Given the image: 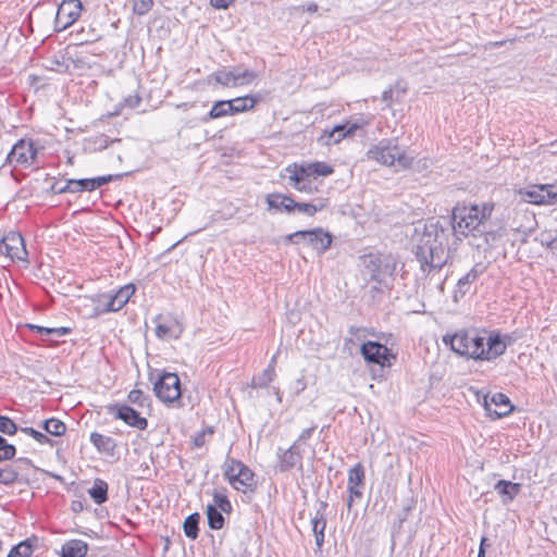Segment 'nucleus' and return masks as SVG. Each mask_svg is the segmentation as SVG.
I'll return each mask as SVG.
<instances>
[{
  "instance_id": "obj_35",
  "label": "nucleus",
  "mask_w": 557,
  "mask_h": 557,
  "mask_svg": "<svg viewBox=\"0 0 557 557\" xmlns=\"http://www.w3.org/2000/svg\"><path fill=\"white\" fill-rule=\"evenodd\" d=\"M214 434L212 426H206L191 436L190 446L191 448H201L208 442L209 438Z\"/></svg>"
},
{
  "instance_id": "obj_3",
  "label": "nucleus",
  "mask_w": 557,
  "mask_h": 557,
  "mask_svg": "<svg viewBox=\"0 0 557 557\" xmlns=\"http://www.w3.org/2000/svg\"><path fill=\"white\" fill-rule=\"evenodd\" d=\"M444 231L426 230L420 237L414 255L424 273L440 271L448 261L449 252L444 245Z\"/></svg>"
},
{
  "instance_id": "obj_44",
  "label": "nucleus",
  "mask_w": 557,
  "mask_h": 557,
  "mask_svg": "<svg viewBox=\"0 0 557 557\" xmlns=\"http://www.w3.org/2000/svg\"><path fill=\"white\" fill-rule=\"evenodd\" d=\"M18 431L17 425L15 422L7 417V416H0V432L5 435H14Z\"/></svg>"
},
{
  "instance_id": "obj_7",
  "label": "nucleus",
  "mask_w": 557,
  "mask_h": 557,
  "mask_svg": "<svg viewBox=\"0 0 557 557\" xmlns=\"http://www.w3.org/2000/svg\"><path fill=\"white\" fill-rule=\"evenodd\" d=\"M286 242L298 244L300 240L306 242L318 253L325 252L332 244V235L321 227L306 231H297L285 237Z\"/></svg>"
},
{
  "instance_id": "obj_1",
  "label": "nucleus",
  "mask_w": 557,
  "mask_h": 557,
  "mask_svg": "<svg viewBox=\"0 0 557 557\" xmlns=\"http://www.w3.org/2000/svg\"><path fill=\"white\" fill-rule=\"evenodd\" d=\"M442 341L459 356L492 361L506 352L510 336L502 335L498 331L487 333L478 329H461L446 333Z\"/></svg>"
},
{
  "instance_id": "obj_26",
  "label": "nucleus",
  "mask_w": 557,
  "mask_h": 557,
  "mask_svg": "<svg viewBox=\"0 0 557 557\" xmlns=\"http://www.w3.org/2000/svg\"><path fill=\"white\" fill-rule=\"evenodd\" d=\"M27 327L33 332H36L41 336L44 341H48L50 337H62L71 333L70 327H45L36 324H27Z\"/></svg>"
},
{
  "instance_id": "obj_11",
  "label": "nucleus",
  "mask_w": 557,
  "mask_h": 557,
  "mask_svg": "<svg viewBox=\"0 0 557 557\" xmlns=\"http://www.w3.org/2000/svg\"><path fill=\"white\" fill-rule=\"evenodd\" d=\"M82 10L81 0H63L57 10L55 29L60 32L72 26L79 18Z\"/></svg>"
},
{
  "instance_id": "obj_61",
  "label": "nucleus",
  "mask_w": 557,
  "mask_h": 557,
  "mask_svg": "<svg viewBox=\"0 0 557 557\" xmlns=\"http://www.w3.org/2000/svg\"><path fill=\"white\" fill-rule=\"evenodd\" d=\"M484 542H485V539H482L478 557H485V552H484V548H483Z\"/></svg>"
},
{
  "instance_id": "obj_48",
  "label": "nucleus",
  "mask_w": 557,
  "mask_h": 557,
  "mask_svg": "<svg viewBox=\"0 0 557 557\" xmlns=\"http://www.w3.org/2000/svg\"><path fill=\"white\" fill-rule=\"evenodd\" d=\"M133 11L138 15L146 14L152 7V0H132Z\"/></svg>"
},
{
  "instance_id": "obj_32",
  "label": "nucleus",
  "mask_w": 557,
  "mask_h": 557,
  "mask_svg": "<svg viewBox=\"0 0 557 557\" xmlns=\"http://www.w3.org/2000/svg\"><path fill=\"white\" fill-rule=\"evenodd\" d=\"M41 428L53 436H61L66 431V425L59 419L50 418L42 422Z\"/></svg>"
},
{
  "instance_id": "obj_57",
  "label": "nucleus",
  "mask_w": 557,
  "mask_h": 557,
  "mask_svg": "<svg viewBox=\"0 0 557 557\" xmlns=\"http://www.w3.org/2000/svg\"><path fill=\"white\" fill-rule=\"evenodd\" d=\"M395 95H396V101H399L400 98L406 94L407 87L401 85L400 82H397L395 86L393 87Z\"/></svg>"
},
{
  "instance_id": "obj_2",
  "label": "nucleus",
  "mask_w": 557,
  "mask_h": 557,
  "mask_svg": "<svg viewBox=\"0 0 557 557\" xmlns=\"http://www.w3.org/2000/svg\"><path fill=\"white\" fill-rule=\"evenodd\" d=\"M494 205L456 207L453 209V230L457 236H472L476 239L488 242L491 231L490 218Z\"/></svg>"
},
{
  "instance_id": "obj_54",
  "label": "nucleus",
  "mask_w": 557,
  "mask_h": 557,
  "mask_svg": "<svg viewBox=\"0 0 557 557\" xmlns=\"http://www.w3.org/2000/svg\"><path fill=\"white\" fill-rule=\"evenodd\" d=\"M112 178H113L112 175L98 176V177L90 178L91 184H92V190H96L97 188L101 187L102 185L111 182Z\"/></svg>"
},
{
  "instance_id": "obj_34",
  "label": "nucleus",
  "mask_w": 557,
  "mask_h": 557,
  "mask_svg": "<svg viewBox=\"0 0 557 557\" xmlns=\"http://www.w3.org/2000/svg\"><path fill=\"white\" fill-rule=\"evenodd\" d=\"M208 525L212 530H220L224 524V517L222 511L218 510L215 506H207Z\"/></svg>"
},
{
  "instance_id": "obj_49",
  "label": "nucleus",
  "mask_w": 557,
  "mask_h": 557,
  "mask_svg": "<svg viewBox=\"0 0 557 557\" xmlns=\"http://www.w3.org/2000/svg\"><path fill=\"white\" fill-rule=\"evenodd\" d=\"M127 398L132 404H134L138 407H144L148 400V397H146L140 389H132L128 393Z\"/></svg>"
},
{
  "instance_id": "obj_45",
  "label": "nucleus",
  "mask_w": 557,
  "mask_h": 557,
  "mask_svg": "<svg viewBox=\"0 0 557 557\" xmlns=\"http://www.w3.org/2000/svg\"><path fill=\"white\" fill-rule=\"evenodd\" d=\"M140 101L141 97L138 94L129 95L119 103V110H116L114 114H121L123 108L135 109L139 106Z\"/></svg>"
},
{
  "instance_id": "obj_41",
  "label": "nucleus",
  "mask_w": 557,
  "mask_h": 557,
  "mask_svg": "<svg viewBox=\"0 0 557 557\" xmlns=\"http://www.w3.org/2000/svg\"><path fill=\"white\" fill-rule=\"evenodd\" d=\"M16 448L9 444L8 441L0 435V461H7L14 458Z\"/></svg>"
},
{
  "instance_id": "obj_18",
  "label": "nucleus",
  "mask_w": 557,
  "mask_h": 557,
  "mask_svg": "<svg viewBox=\"0 0 557 557\" xmlns=\"http://www.w3.org/2000/svg\"><path fill=\"white\" fill-rule=\"evenodd\" d=\"M357 128V124L336 125L331 131L325 129L318 140L321 145L325 146L337 144L346 136L354 134Z\"/></svg>"
},
{
  "instance_id": "obj_28",
  "label": "nucleus",
  "mask_w": 557,
  "mask_h": 557,
  "mask_svg": "<svg viewBox=\"0 0 557 557\" xmlns=\"http://www.w3.org/2000/svg\"><path fill=\"white\" fill-rule=\"evenodd\" d=\"M88 494L96 504L106 503L108 500V483L102 479H96L88 490Z\"/></svg>"
},
{
  "instance_id": "obj_15",
  "label": "nucleus",
  "mask_w": 557,
  "mask_h": 557,
  "mask_svg": "<svg viewBox=\"0 0 557 557\" xmlns=\"http://www.w3.org/2000/svg\"><path fill=\"white\" fill-rule=\"evenodd\" d=\"M484 408L487 416L492 419H500L513 410L510 399L503 393H495L491 397L486 396L484 398Z\"/></svg>"
},
{
  "instance_id": "obj_60",
  "label": "nucleus",
  "mask_w": 557,
  "mask_h": 557,
  "mask_svg": "<svg viewBox=\"0 0 557 557\" xmlns=\"http://www.w3.org/2000/svg\"><path fill=\"white\" fill-rule=\"evenodd\" d=\"M301 8L304 11L311 12V13L317 12V10H318V5L314 2L304 4Z\"/></svg>"
},
{
  "instance_id": "obj_40",
  "label": "nucleus",
  "mask_w": 557,
  "mask_h": 557,
  "mask_svg": "<svg viewBox=\"0 0 557 557\" xmlns=\"http://www.w3.org/2000/svg\"><path fill=\"white\" fill-rule=\"evenodd\" d=\"M326 206L324 200H320L318 203H305V202H296V209L301 213H305L309 216L314 215L318 211H321Z\"/></svg>"
},
{
  "instance_id": "obj_30",
  "label": "nucleus",
  "mask_w": 557,
  "mask_h": 557,
  "mask_svg": "<svg viewBox=\"0 0 557 557\" xmlns=\"http://www.w3.org/2000/svg\"><path fill=\"white\" fill-rule=\"evenodd\" d=\"M311 524H312V532L315 537V545H317L318 549H320L324 542V530L326 527V521L322 516L319 517L317 515L314 518L311 519Z\"/></svg>"
},
{
  "instance_id": "obj_14",
  "label": "nucleus",
  "mask_w": 557,
  "mask_h": 557,
  "mask_svg": "<svg viewBox=\"0 0 557 557\" xmlns=\"http://www.w3.org/2000/svg\"><path fill=\"white\" fill-rule=\"evenodd\" d=\"M360 352L366 361L384 367L391 366V359H395L391 350L379 342H366L361 345Z\"/></svg>"
},
{
  "instance_id": "obj_56",
  "label": "nucleus",
  "mask_w": 557,
  "mask_h": 557,
  "mask_svg": "<svg viewBox=\"0 0 557 557\" xmlns=\"http://www.w3.org/2000/svg\"><path fill=\"white\" fill-rule=\"evenodd\" d=\"M234 0H210V4L215 9H227Z\"/></svg>"
},
{
  "instance_id": "obj_20",
  "label": "nucleus",
  "mask_w": 557,
  "mask_h": 557,
  "mask_svg": "<svg viewBox=\"0 0 557 557\" xmlns=\"http://www.w3.org/2000/svg\"><path fill=\"white\" fill-rule=\"evenodd\" d=\"M198 399L197 391L194 387L183 386L176 374V407H189L193 409Z\"/></svg>"
},
{
  "instance_id": "obj_39",
  "label": "nucleus",
  "mask_w": 557,
  "mask_h": 557,
  "mask_svg": "<svg viewBox=\"0 0 557 557\" xmlns=\"http://www.w3.org/2000/svg\"><path fill=\"white\" fill-rule=\"evenodd\" d=\"M364 480V470L360 463H357L348 471V485L362 486Z\"/></svg>"
},
{
  "instance_id": "obj_24",
  "label": "nucleus",
  "mask_w": 557,
  "mask_h": 557,
  "mask_svg": "<svg viewBox=\"0 0 557 557\" xmlns=\"http://www.w3.org/2000/svg\"><path fill=\"white\" fill-rule=\"evenodd\" d=\"M90 442L99 453L113 456L115 454L116 443L111 436H106L98 432L90 434Z\"/></svg>"
},
{
  "instance_id": "obj_22",
  "label": "nucleus",
  "mask_w": 557,
  "mask_h": 557,
  "mask_svg": "<svg viewBox=\"0 0 557 557\" xmlns=\"http://www.w3.org/2000/svg\"><path fill=\"white\" fill-rule=\"evenodd\" d=\"M267 203L270 209L282 210L288 213L296 209V201L292 197L277 193L269 194L267 196Z\"/></svg>"
},
{
  "instance_id": "obj_9",
  "label": "nucleus",
  "mask_w": 557,
  "mask_h": 557,
  "mask_svg": "<svg viewBox=\"0 0 557 557\" xmlns=\"http://www.w3.org/2000/svg\"><path fill=\"white\" fill-rule=\"evenodd\" d=\"M364 264L371 280L380 284L392 277L396 270V262L391 256L371 253L366 257Z\"/></svg>"
},
{
  "instance_id": "obj_21",
  "label": "nucleus",
  "mask_w": 557,
  "mask_h": 557,
  "mask_svg": "<svg viewBox=\"0 0 557 557\" xmlns=\"http://www.w3.org/2000/svg\"><path fill=\"white\" fill-rule=\"evenodd\" d=\"M495 491L502 496L503 504H508L515 499V497L521 491L520 483H513L511 481L499 480L494 485Z\"/></svg>"
},
{
  "instance_id": "obj_51",
  "label": "nucleus",
  "mask_w": 557,
  "mask_h": 557,
  "mask_svg": "<svg viewBox=\"0 0 557 557\" xmlns=\"http://www.w3.org/2000/svg\"><path fill=\"white\" fill-rule=\"evenodd\" d=\"M235 75L238 76V85L249 84L257 77V74L253 71L249 70H245L242 72L235 70Z\"/></svg>"
},
{
  "instance_id": "obj_12",
  "label": "nucleus",
  "mask_w": 557,
  "mask_h": 557,
  "mask_svg": "<svg viewBox=\"0 0 557 557\" xmlns=\"http://www.w3.org/2000/svg\"><path fill=\"white\" fill-rule=\"evenodd\" d=\"M107 412L115 419L122 420L126 424L138 430H146L148 421L141 417L138 411L125 404H111L107 407Z\"/></svg>"
},
{
  "instance_id": "obj_63",
  "label": "nucleus",
  "mask_w": 557,
  "mask_h": 557,
  "mask_svg": "<svg viewBox=\"0 0 557 557\" xmlns=\"http://www.w3.org/2000/svg\"><path fill=\"white\" fill-rule=\"evenodd\" d=\"M171 546V540L170 537L164 539V550H169Z\"/></svg>"
},
{
  "instance_id": "obj_36",
  "label": "nucleus",
  "mask_w": 557,
  "mask_h": 557,
  "mask_svg": "<svg viewBox=\"0 0 557 557\" xmlns=\"http://www.w3.org/2000/svg\"><path fill=\"white\" fill-rule=\"evenodd\" d=\"M275 377V368L268 366L263 372L252 379L253 387H267Z\"/></svg>"
},
{
  "instance_id": "obj_38",
  "label": "nucleus",
  "mask_w": 557,
  "mask_h": 557,
  "mask_svg": "<svg viewBox=\"0 0 557 557\" xmlns=\"http://www.w3.org/2000/svg\"><path fill=\"white\" fill-rule=\"evenodd\" d=\"M32 554L33 545L29 540H25L13 546L8 554V557H29Z\"/></svg>"
},
{
  "instance_id": "obj_64",
  "label": "nucleus",
  "mask_w": 557,
  "mask_h": 557,
  "mask_svg": "<svg viewBox=\"0 0 557 557\" xmlns=\"http://www.w3.org/2000/svg\"><path fill=\"white\" fill-rule=\"evenodd\" d=\"M276 355H277V354H275V355L272 357V359H271V361H270V363H269V366H272V368H274V367H275V362H276Z\"/></svg>"
},
{
  "instance_id": "obj_46",
  "label": "nucleus",
  "mask_w": 557,
  "mask_h": 557,
  "mask_svg": "<svg viewBox=\"0 0 557 557\" xmlns=\"http://www.w3.org/2000/svg\"><path fill=\"white\" fill-rule=\"evenodd\" d=\"M72 193L94 191L90 178L70 180Z\"/></svg>"
},
{
  "instance_id": "obj_25",
  "label": "nucleus",
  "mask_w": 557,
  "mask_h": 557,
  "mask_svg": "<svg viewBox=\"0 0 557 557\" xmlns=\"http://www.w3.org/2000/svg\"><path fill=\"white\" fill-rule=\"evenodd\" d=\"M478 276L479 272L473 268L458 280L457 287L454 292L455 301H458L459 297H463L469 292L471 284L478 278Z\"/></svg>"
},
{
  "instance_id": "obj_47",
  "label": "nucleus",
  "mask_w": 557,
  "mask_h": 557,
  "mask_svg": "<svg viewBox=\"0 0 557 557\" xmlns=\"http://www.w3.org/2000/svg\"><path fill=\"white\" fill-rule=\"evenodd\" d=\"M20 430H21V432L32 436L37 443H39L41 445L50 444V442H51L50 438L46 434H44L33 428L25 426V428H21Z\"/></svg>"
},
{
  "instance_id": "obj_8",
  "label": "nucleus",
  "mask_w": 557,
  "mask_h": 557,
  "mask_svg": "<svg viewBox=\"0 0 557 557\" xmlns=\"http://www.w3.org/2000/svg\"><path fill=\"white\" fill-rule=\"evenodd\" d=\"M149 382L153 386L156 397L168 405L174 404V372L153 369L149 372Z\"/></svg>"
},
{
  "instance_id": "obj_53",
  "label": "nucleus",
  "mask_w": 557,
  "mask_h": 557,
  "mask_svg": "<svg viewBox=\"0 0 557 557\" xmlns=\"http://www.w3.org/2000/svg\"><path fill=\"white\" fill-rule=\"evenodd\" d=\"M361 486H356V485H348L347 484V488H348V492H349V499L347 502V507L348 509L351 508V505H352V500H354V497H361L362 496V491L360 488Z\"/></svg>"
},
{
  "instance_id": "obj_29",
  "label": "nucleus",
  "mask_w": 557,
  "mask_h": 557,
  "mask_svg": "<svg viewBox=\"0 0 557 557\" xmlns=\"http://www.w3.org/2000/svg\"><path fill=\"white\" fill-rule=\"evenodd\" d=\"M226 102H228V104L232 107L231 110L234 115L252 109L256 104V99L250 96H244L232 100H226Z\"/></svg>"
},
{
  "instance_id": "obj_16",
  "label": "nucleus",
  "mask_w": 557,
  "mask_h": 557,
  "mask_svg": "<svg viewBox=\"0 0 557 557\" xmlns=\"http://www.w3.org/2000/svg\"><path fill=\"white\" fill-rule=\"evenodd\" d=\"M278 456V469L282 472L289 471L293 468H302L301 463V454L299 449V445L294 443L288 449L282 450L281 448L277 451Z\"/></svg>"
},
{
  "instance_id": "obj_55",
  "label": "nucleus",
  "mask_w": 557,
  "mask_h": 557,
  "mask_svg": "<svg viewBox=\"0 0 557 557\" xmlns=\"http://www.w3.org/2000/svg\"><path fill=\"white\" fill-rule=\"evenodd\" d=\"M382 100L387 103V106H391V103L396 100V95L393 88H388L383 91L382 94Z\"/></svg>"
},
{
  "instance_id": "obj_5",
  "label": "nucleus",
  "mask_w": 557,
  "mask_h": 557,
  "mask_svg": "<svg viewBox=\"0 0 557 557\" xmlns=\"http://www.w3.org/2000/svg\"><path fill=\"white\" fill-rule=\"evenodd\" d=\"M44 146L33 138L18 139L9 151L5 163L13 169L30 166L39 168L38 154L42 152Z\"/></svg>"
},
{
  "instance_id": "obj_43",
  "label": "nucleus",
  "mask_w": 557,
  "mask_h": 557,
  "mask_svg": "<svg viewBox=\"0 0 557 557\" xmlns=\"http://www.w3.org/2000/svg\"><path fill=\"white\" fill-rule=\"evenodd\" d=\"M211 506H215L218 510L223 512H230L232 510V505L226 495L220 492H214L213 504Z\"/></svg>"
},
{
  "instance_id": "obj_59",
  "label": "nucleus",
  "mask_w": 557,
  "mask_h": 557,
  "mask_svg": "<svg viewBox=\"0 0 557 557\" xmlns=\"http://www.w3.org/2000/svg\"><path fill=\"white\" fill-rule=\"evenodd\" d=\"M366 329L363 327H358V326H350L349 327V333L352 335V336H360V333H366Z\"/></svg>"
},
{
  "instance_id": "obj_10",
  "label": "nucleus",
  "mask_w": 557,
  "mask_h": 557,
  "mask_svg": "<svg viewBox=\"0 0 557 557\" xmlns=\"http://www.w3.org/2000/svg\"><path fill=\"white\" fill-rule=\"evenodd\" d=\"M518 193L523 201L533 205H553L557 199L555 186L550 184L531 185L520 188Z\"/></svg>"
},
{
  "instance_id": "obj_50",
  "label": "nucleus",
  "mask_w": 557,
  "mask_h": 557,
  "mask_svg": "<svg viewBox=\"0 0 557 557\" xmlns=\"http://www.w3.org/2000/svg\"><path fill=\"white\" fill-rule=\"evenodd\" d=\"M50 189L53 194H58V195L65 194V193H72V184H70V180H66L64 182L57 181L51 185Z\"/></svg>"
},
{
  "instance_id": "obj_42",
  "label": "nucleus",
  "mask_w": 557,
  "mask_h": 557,
  "mask_svg": "<svg viewBox=\"0 0 557 557\" xmlns=\"http://www.w3.org/2000/svg\"><path fill=\"white\" fill-rule=\"evenodd\" d=\"M245 465L240 461H237L232 458H227L223 465V475L224 478L230 481L232 479V475H236V472L240 467H244Z\"/></svg>"
},
{
  "instance_id": "obj_13",
  "label": "nucleus",
  "mask_w": 557,
  "mask_h": 557,
  "mask_svg": "<svg viewBox=\"0 0 557 557\" xmlns=\"http://www.w3.org/2000/svg\"><path fill=\"white\" fill-rule=\"evenodd\" d=\"M0 252L9 257L12 261H26L27 250L24 238L17 232H9L3 236L0 243Z\"/></svg>"
},
{
  "instance_id": "obj_31",
  "label": "nucleus",
  "mask_w": 557,
  "mask_h": 557,
  "mask_svg": "<svg viewBox=\"0 0 557 557\" xmlns=\"http://www.w3.org/2000/svg\"><path fill=\"white\" fill-rule=\"evenodd\" d=\"M214 81L225 87L228 86H238V76L235 75V70L233 71H218L211 75Z\"/></svg>"
},
{
  "instance_id": "obj_19",
  "label": "nucleus",
  "mask_w": 557,
  "mask_h": 557,
  "mask_svg": "<svg viewBox=\"0 0 557 557\" xmlns=\"http://www.w3.org/2000/svg\"><path fill=\"white\" fill-rule=\"evenodd\" d=\"M228 483L243 493L252 492L256 487L255 474L246 465L238 469L236 475H232Z\"/></svg>"
},
{
  "instance_id": "obj_17",
  "label": "nucleus",
  "mask_w": 557,
  "mask_h": 557,
  "mask_svg": "<svg viewBox=\"0 0 557 557\" xmlns=\"http://www.w3.org/2000/svg\"><path fill=\"white\" fill-rule=\"evenodd\" d=\"M135 293V286L127 284L120 287L113 295L106 296L108 301L104 307L106 312H116L121 310Z\"/></svg>"
},
{
  "instance_id": "obj_4",
  "label": "nucleus",
  "mask_w": 557,
  "mask_h": 557,
  "mask_svg": "<svg viewBox=\"0 0 557 557\" xmlns=\"http://www.w3.org/2000/svg\"><path fill=\"white\" fill-rule=\"evenodd\" d=\"M289 173V184L299 191L312 193L310 177L329 176L334 170L325 162H311V163H294L286 168Z\"/></svg>"
},
{
  "instance_id": "obj_33",
  "label": "nucleus",
  "mask_w": 557,
  "mask_h": 557,
  "mask_svg": "<svg viewBox=\"0 0 557 557\" xmlns=\"http://www.w3.org/2000/svg\"><path fill=\"white\" fill-rule=\"evenodd\" d=\"M200 516L198 513H191L189 515L184 523L183 529L184 533L187 537L195 540L198 536V524H199Z\"/></svg>"
},
{
  "instance_id": "obj_52",
  "label": "nucleus",
  "mask_w": 557,
  "mask_h": 557,
  "mask_svg": "<svg viewBox=\"0 0 557 557\" xmlns=\"http://www.w3.org/2000/svg\"><path fill=\"white\" fill-rule=\"evenodd\" d=\"M154 334L160 339H165L171 335V327L158 322L154 327Z\"/></svg>"
},
{
  "instance_id": "obj_23",
  "label": "nucleus",
  "mask_w": 557,
  "mask_h": 557,
  "mask_svg": "<svg viewBox=\"0 0 557 557\" xmlns=\"http://www.w3.org/2000/svg\"><path fill=\"white\" fill-rule=\"evenodd\" d=\"M88 553V544L82 540L66 541L61 548V557H85Z\"/></svg>"
},
{
  "instance_id": "obj_37",
  "label": "nucleus",
  "mask_w": 557,
  "mask_h": 557,
  "mask_svg": "<svg viewBox=\"0 0 557 557\" xmlns=\"http://www.w3.org/2000/svg\"><path fill=\"white\" fill-rule=\"evenodd\" d=\"M18 479V468L15 466H5L0 468V484L10 485Z\"/></svg>"
},
{
  "instance_id": "obj_62",
  "label": "nucleus",
  "mask_w": 557,
  "mask_h": 557,
  "mask_svg": "<svg viewBox=\"0 0 557 557\" xmlns=\"http://www.w3.org/2000/svg\"><path fill=\"white\" fill-rule=\"evenodd\" d=\"M18 462L23 463L27 467H29L32 465V461L28 458H21V459H18Z\"/></svg>"
},
{
  "instance_id": "obj_58",
  "label": "nucleus",
  "mask_w": 557,
  "mask_h": 557,
  "mask_svg": "<svg viewBox=\"0 0 557 557\" xmlns=\"http://www.w3.org/2000/svg\"><path fill=\"white\" fill-rule=\"evenodd\" d=\"M311 432H312V429L304 430L295 443H297V445H299L300 442L306 441L307 438H309L311 436Z\"/></svg>"
},
{
  "instance_id": "obj_6",
  "label": "nucleus",
  "mask_w": 557,
  "mask_h": 557,
  "mask_svg": "<svg viewBox=\"0 0 557 557\" xmlns=\"http://www.w3.org/2000/svg\"><path fill=\"white\" fill-rule=\"evenodd\" d=\"M368 156L384 165H397L400 169H408L413 162V158L408 156L397 145L389 146L380 143L368 151Z\"/></svg>"
},
{
  "instance_id": "obj_27",
  "label": "nucleus",
  "mask_w": 557,
  "mask_h": 557,
  "mask_svg": "<svg viewBox=\"0 0 557 557\" xmlns=\"http://www.w3.org/2000/svg\"><path fill=\"white\" fill-rule=\"evenodd\" d=\"M231 106L226 100H220L214 102L211 110L201 119L202 122L207 123L210 120L221 119L227 115H233Z\"/></svg>"
}]
</instances>
